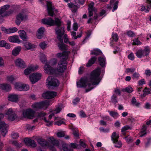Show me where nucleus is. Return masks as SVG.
Masks as SVG:
<instances>
[{
  "mask_svg": "<svg viewBox=\"0 0 151 151\" xmlns=\"http://www.w3.org/2000/svg\"><path fill=\"white\" fill-rule=\"evenodd\" d=\"M46 114L45 113L43 112H41L39 113L38 114V116L41 118L43 117V119L47 123L46 125L48 126H50L52 125V122H50L49 120H47L45 117L44 116Z\"/></svg>",
  "mask_w": 151,
  "mask_h": 151,
  "instance_id": "a878e982",
  "label": "nucleus"
},
{
  "mask_svg": "<svg viewBox=\"0 0 151 151\" xmlns=\"http://www.w3.org/2000/svg\"><path fill=\"white\" fill-rule=\"evenodd\" d=\"M42 22L50 26L56 25L59 27L61 24L60 20L57 18H55V20L52 19L50 18L43 19L42 20Z\"/></svg>",
  "mask_w": 151,
  "mask_h": 151,
  "instance_id": "423d86ee",
  "label": "nucleus"
},
{
  "mask_svg": "<svg viewBox=\"0 0 151 151\" xmlns=\"http://www.w3.org/2000/svg\"><path fill=\"white\" fill-rule=\"evenodd\" d=\"M35 111L31 109H28L23 110V115L26 118L32 119L35 116Z\"/></svg>",
  "mask_w": 151,
  "mask_h": 151,
  "instance_id": "9b49d317",
  "label": "nucleus"
},
{
  "mask_svg": "<svg viewBox=\"0 0 151 151\" xmlns=\"http://www.w3.org/2000/svg\"><path fill=\"white\" fill-rule=\"evenodd\" d=\"M147 128V127L146 125H144L143 126L142 131L139 133L140 137H142L146 134V131Z\"/></svg>",
  "mask_w": 151,
  "mask_h": 151,
  "instance_id": "e433bc0d",
  "label": "nucleus"
},
{
  "mask_svg": "<svg viewBox=\"0 0 151 151\" xmlns=\"http://www.w3.org/2000/svg\"><path fill=\"white\" fill-rule=\"evenodd\" d=\"M147 142L145 143V147H148L151 144V138L149 137L147 138Z\"/></svg>",
  "mask_w": 151,
  "mask_h": 151,
  "instance_id": "4d7b16f0",
  "label": "nucleus"
},
{
  "mask_svg": "<svg viewBox=\"0 0 151 151\" xmlns=\"http://www.w3.org/2000/svg\"><path fill=\"white\" fill-rule=\"evenodd\" d=\"M30 70L32 71L37 70L38 68V66L37 65H30L28 66Z\"/></svg>",
  "mask_w": 151,
  "mask_h": 151,
  "instance_id": "603ef678",
  "label": "nucleus"
},
{
  "mask_svg": "<svg viewBox=\"0 0 151 151\" xmlns=\"http://www.w3.org/2000/svg\"><path fill=\"white\" fill-rule=\"evenodd\" d=\"M102 53L101 51L99 49L94 50L91 51V54L96 55L100 54Z\"/></svg>",
  "mask_w": 151,
  "mask_h": 151,
  "instance_id": "49530a36",
  "label": "nucleus"
},
{
  "mask_svg": "<svg viewBox=\"0 0 151 151\" xmlns=\"http://www.w3.org/2000/svg\"><path fill=\"white\" fill-rule=\"evenodd\" d=\"M25 144L28 146H31L33 147H35L36 146V142L31 139L27 138L24 140Z\"/></svg>",
  "mask_w": 151,
  "mask_h": 151,
  "instance_id": "5701e85b",
  "label": "nucleus"
},
{
  "mask_svg": "<svg viewBox=\"0 0 151 151\" xmlns=\"http://www.w3.org/2000/svg\"><path fill=\"white\" fill-rule=\"evenodd\" d=\"M9 41L12 42L20 43L21 40L19 39V37L17 35H14L9 37H8Z\"/></svg>",
  "mask_w": 151,
  "mask_h": 151,
  "instance_id": "4be33fe9",
  "label": "nucleus"
},
{
  "mask_svg": "<svg viewBox=\"0 0 151 151\" xmlns=\"http://www.w3.org/2000/svg\"><path fill=\"white\" fill-rule=\"evenodd\" d=\"M64 28L62 27L60 28H58L55 29L56 33L57 35V38L60 42L58 44V46L60 49L62 50H67V47L63 43V40L62 38L63 35L64 33Z\"/></svg>",
  "mask_w": 151,
  "mask_h": 151,
  "instance_id": "20e7f679",
  "label": "nucleus"
},
{
  "mask_svg": "<svg viewBox=\"0 0 151 151\" xmlns=\"http://www.w3.org/2000/svg\"><path fill=\"white\" fill-rule=\"evenodd\" d=\"M22 49L20 46H17L14 48L12 51V54L14 56H16L18 55Z\"/></svg>",
  "mask_w": 151,
  "mask_h": 151,
  "instance_id": "7c9ffc66",
  "label": "nucleus"
},
{
  "mask_svg": "<svg viewBox=\"0 0 151 151\" xmlns=\"http://www.w3.org/2000/svg\"><path fill=\"white\" fill-rule=\"evenodd\" d=\"M23 44L24 48L26 50H32L37 47L36 45L27 41L24 42Z\"/></svg>",
  "mask_w": 151,
  "mask_h": 151,
  "instance_id": "aec40b11",
  "label": "nucleus"
},
{
  "mask_svg": "<svg viewBox=\"0 0 151 151\" xmlns=\"http://www.w3.org/2000/svg\"><path fill=\"white\" fill-rule=\"evenodd\" d=\"M12 143L17 147H21L22 145V143H18L17 141H13L12 142Z\"/></svg>",
  "mask_w": 151,
  "mask_h": 151,
  "instance_id": "e2e57ef3",
  "label": "nucleus"
},
{
  "mask_svg": "<svg viewBox=\"0 0 151 151\" xmlns=\"http://www.w3.org/2000/svg\"><path fill=\"white\" fill-rule=\"evenodd\" d=\"M99 61L100 65L102 67L104 66L106 63V60L104 56L99 57Z\"/></svg>",
  "mask_w": 151,
  "mask_h": 151,
  "instance_id": "72a5a7b5",
  "label": "nucleus"
},
{
  "mask_svg": "<svg viewBox=\"0 0 151 151\" xmlns=\"http://www.w3.org/2000/svg\"><path fill=\"white\" fill-rule=\"evenodd\" d=\"M119 137V136L118 133H117L115 132H114L111 135V139L112 141L117 140Z\"/></svg>",
  "mask_w": 151,
  "mask_h": 151,
  "instance_id": "ea45409f",
  "label": "nucleus"
},
{
  "mask_svg": "<svg viewBox=\"0 0 151 151\" xmlns=\"http://www.w3.org/2000/svg\"><path fill=\"white\" fill-rule=\"evenodd\" d=\"M45 29L43 27H41L38 29L37 33V37L39 39H41L43 37Z\"/></svg>",
  "mask_w": 151,
  "mask_h": 151,
  "instance_id": "393cba45",
  "label": "nucleus"
},
{
  "mask_svg": "<svg viewBox=\"0 0 151 151\" xmlns=\"http://www.w3.org/2000/svg\"><path fill=\"white\" fill-rule=\"evenodd\" d=\"M150 52V49L147 47H145L144 50H138L135 53L136 56L139 58H141L145 56H147Z\"/></svg>",
  "mask_w": 151,
  "mask_h": 151,
  "instance_id": "6e6552de",
  "label": "nucleus"
},
{
  "mask_svg": "<svg viewBox=\"0 0 151 151\" xmlns=\"http://www.w3.org/2000/svg\"><path fill=\"white\" fill-rule=\"evenodd\" d=\"M67 63L65 60H61L59 61L57 65V68L55 70H50L49 66L46 64L45 67L46 73L50 74H60L63 73L66 68Z\"/></svg>",
  "mask_w": 151,
  "mask_h": 151,
  "instance_id": "7ed1b4c3",
  "label": "nucleus"
},
{
  "mask_svg": "<svg viewBox=\"0 0 151 151\" xmlns=\"http://www.w3.org/2000/svg\"><path fill=\"white\" fill-rule=\"evenodd\" d=\"M142 43L138 39V38H135L133 40V42L132 43V45H139L141 44Z\"/></svg>",
  "mask_w": 151,
  "mask_h": 151,
  "instance_id": "de8ad7c7",
  "label": "nucleus"
},
{
  "mask_svg": "<svg viewBox=\"0 0 151 151\" xmlns=\"http://www.w3.org/2000/svg\"><path fill=\"white\" fill-rule=\"evenodd\" d=\"M111 102L114 104L117 103V97L114 94L111 97Z\"/></svg>",
  "mask_w": 151,
  "mask_h": 151,
  "instance_id": "3c124183",
  "label": "nucleus"
},
{
  "mask_svg": "<svg viewBox=\"0 0 151 151\" xmlns=\"http://www.w3.org/2000/svg\"><path fill=\"white\" fill-rule=\"evenodd\" d=\"M42 76L41 73H35L32 74L29 78L31 83L33 84L41 79Z\"/></svg>",
  "mask_w": 151,
  "mask_h": 151,
  "instance_id": "1a4fd4ad",
  "label": "nucleus"
},
{
  "mask_svg": "<svg viewBox=\"0 0 151 151\" xmlns=\"http://www.w3.org/2000/svg\"><path fill=\"white\" fill-rule=\"evenodd\" d=\"M122 91L123 92H125L129 93H130L133 92L134 90L130 86H129L123 89Z\"/></svg>",
  "mask_w": 151,
  "mask_h": 151,
  "instance_id": "4c0bfd02",
  "label": "nucleus"
},
{
  "mask_svg": "<svg viewBox=\"0 0 151 151\" xmlns=\"http://www.w3.org/2000/svg\"><path fill=\"white\" fill-rule=\"evenodd\" d=\"M97 59L96 57H92L88 61L86 65L87 67H90L93 64Z\"/></svg>",
  "mask_w": 151,
  "mask_h": 151,
  "instance_id": "c9c22d12",
  "label": "nucleus"
},
{
  "mask_svg": "<svg viewBox=\"0 0 151 151\" xmlns=\"http://www.w3.org/2000/svg\"><path fill=\"white\" fill-rule=\"evenodd\" d=\"M100 71V68H97L91 73L89 79L85 77L81 78L77 83V87L86 88V92L91 91L93 88V86L98 84L101 80Z\"/></svg>",
  "mask_w": 151,
  "mask_h": 151,
  "instance_id": "f257e3e1",
  "label": "nucleus"
},
{
  "mask_svg": "<svg viewBox=\"0 0 151 151\" xmlns=\"http://www.w3.org/2000/svg\"><path fill=\"white\" fill-rule=\"evenodd\" d=\"M131 103L133 106L138 108H140L141 106V103L137 101L134 97H133L131 99Z\"/></svg>",
  "mask_w": 151,
  "mask_h": 151,
  "instance_id": "c85d7f7f",
  "label": "nucleus"
},
{
  "mask_svg": "<svg viewBox=\"0 0 151 151\" xmlns=\"http://www.w3.org/2000/svg\"><path fill=\"white\" fill-rule=\"evenodd\" d=\"M68 7L70 9L73 13L76 12L78 8L77 4H74L72 3H68Z\"/></svg>",
  "mask_w": 151,
  "mask_h": 151,
  "instance_id": "cd10ccee",
  "label": "nucleus"
},
{
  "mask_svg": "<svg viewBox=\"0 0 151 151\" xmlns=\"http://www.w3.org/2000/svg\"><path fill=\"white\" fill-rule=\"evenodd\" d=\"M128 58L131 60H134V54L131 52L130 54H129L128 55Z\"/></svg>",
  "mask_w": 151,
  "mask_h": 151,
  "instance_id": "338daca9",
  "label": "nucleus"
},
{
  "mask_svg": "<svg viewBox=\"0 0 151 151\" xmlns=\"http://www.w3.org/2000/svg\"><path fill=\"white\" fill-rule=\"evenodd\" d=\"M113 142L114 144V146L116 147L120 148L122 146V144L121 142L120 141H118V140L113 141Z\"/></svg>",
  "mask_w": 151,
  "mask_h": 151,
  "instance_id": "a19ab883",
  "label": "nucleus"
},
{
  "mask_svg": "<svg viewBox=\"0 0 151 151\" xmlns=\"http://www.w3.org/2000/svg\"><path fill=\"white\" fill-rule=\"evenodd\" d=\"M8 119L10 121H14L16 118V116L12 108H9L5 114Z\"/></svg>",
  "mask_w": 151,
  "mask_h": 151,
  "instance_id": "ddd939ff",
  "label": "nucleus"
},
{
  "mask_svg": "<svg viewBox=\"0 0 151 151\" xmlns=\"http://www.w3.org/2000/svg\"><path fill=\"white\" fill-rule=\"evenodd\" d=\"M21 38L23 40L28 39L26 32L24 30H20L18 32Z\"/></svg>",
  "mask_w": 151,
  "mask_h": 151,
  "instance_id": "c756f323",
  "label": "nucleus"
},
{
  "mask_svg": "<svg viewBox=\"0 0 151 151\" xmlns=\"http://www.w3.org/2000/svg\"><path fill=\"white\" fill-rule=\"evenodd\" d=\"M135 69L134 68H129L127 69L126 71L127 73H132L135 71Z\"/></svg>",
  "mask_w": 151,
  "mask_h": 151,
  "instance_id": "69168bd1",
  "label": "nucleus"
},
{
  "mask_svg": "<svg viewBox=\"0 0 151 151\" xmlns=\"http://www.w3.org/2000/svg\"><path fill=\"white\" fill-rule=\"evenodd\" d=\"M1 28L2 31L7 34L14 33L18 31V29L16 27L10 28L8 29H6L4 27H1Z\"/></svg>",
  "mask_w": 151,
  "mask_h": 151,
  "instance_id": "412c9836",
  "label": "nucleus"
},
{
  "mask_svg": "<svg viewBox=\"0 0 151 151\" xmlns=\"http://www.w3.org/2000/svg\"><path fill=\"white\" fill-rule=\"evenodd\" d=\"M57 95V93L54 91H47L42 94V97L45 99H50L54 98Z\"/></svg>",
  "mask_w": 151,
  "mask_h": 151,
  "instance_id": "4468645a",
  "label": "nucleus"
},
{
  "mask_svg": "<svg viewBox=\"0 0 151 151\" xmlns=\"http://www.w3.org/2000/svg\"><path fill=\"white\" fill-rule=\"evenodd\" d=\"M109 112L110 114L115 118H116L119 116V114L117 112L111 111H109Z\"/></svg>",
  "mask_w": 151,
  "mask_h": 151,
  "instance_id": "864d4df0",
  "label": "nucleus"
},
{
  "mask_svg": "<svg viewBox=\"0 0 151 151\" xmlns=\"http://www.w3.org/2000/svg\"><path fill=\"white\" fill-rule=\"evenodd\" d=\"M27 16L24 13H19L17 16L16 23L19 25L22 21L27 20Z\"/></svg>",
  "mask_w": 151,
  "mask_h": 151,
  "instance_id": "f8f14e48",
  "label": "nucleus"
},
{
  "mask_svg": "<svg viewBox=\"0 0 151 151\" xmlns=\"http://www.w3.org/2000/svg\"><path fill=\"white\" fill-rule=\"evenodd\" d=\"M15 65L18 68H24L26 67V63L24 61L20 58H18L14 61Z\"/></svg>",
  "mask_w": 151,
  "mask_h": 151,
  "instance_id": "dca6fc26",
  "label": "nucleus"
},
{
  "mask_svg": "<svg viewBox=\"0 0 151 151\" xmlns=\"http://www.w3.org/2000/svg\"><path fill=\"white\" fill-rule=\"evenodd\" d=\"M0 47H4L6 49H9L11 48L9 44L6 43L5 41L3 40H0Z\"/></svg>",
  "mask_w": 151,
  "mask_h": 151,
  "instance_id": "2f4dec72",
  "label": "nucleus"
},
{
  "mask_svg": "<svg viewBox=\"0 0 151 151\" xmlns=\"http://www.w3.org/2000/svg\"><path fill=\"white\" fill-rule=\"evenodd\" d=\"M31 71L30 70V68L28 67L25 69L24 70V74L26 75V76L28 75L31 72Z\"/></svg>",
  "mask_w": 151,
  "mask_h": 151,
  "instance_id": "13d9d810",
  "label": "nucleus"
},
{
  "mask_svg": "<svg viewBox=\"0 0 151 151\" xmlns=\"http://www.w3.org/2000/svg\"><path fill=\"white\" fill-rule=\"evenodd\" d=\"M46 85L48 88L51 87H56L60 84L58 80L52 76H48L46 81Z\"/></svg>",
  "mask_w": 151,
  "mask_h": 151,
  "instance_id": "0eeeda50",
  "label": "nucleus"
},
{
  "mask_svg": "<svg viewBox=\"0 0 151 151\" xmlns=\"http://www.w3.org/2000/svg\"><path fill=\"white\" fill-rule=\"evenodd\" d=\"M50 101L45 100L39 102L34 103L32 105V107L35 110L42 109L45 110L50 105Z\"/></svg>",
  "mask_w": 151,
  "mask_h": 151,
  "instance_id": "39448f33",
  "label": "nucleus"
},
{
  "mask_svg": "<svg viewBox=\"0 0 151 151\" xmlns=\"http://www.w3.org/2000/svg\"><path fill=\"white\" fill-rule=\"evenodd\" d=\"M40 58L41 61L43 63H44L47 60L46 55L43 53H41L40 55Z\"/></svg>",
  "mask_w": 151,
  "mask_h": 151,
  "instance_id": "c03bdc74",
  "label": "nucleus"
},
{
  "mask_svg": "<svg viewBox=\"0 0 151 151\" xmlns=\"http://www.w3.org/2000/svg\"><path fill=\"white\" fill-rule=\"evenodd\" d=\"M73 134L75 137H78L79 134L78 130L77 129L73 130Z\"/></svg>",
  "mask_w": 151,
  "mask_h": 151,
  "instance_id": "774afa93",
  "label": "nucleus"
},
{
  "mask_svg": "<svg viewBox=\"0 0 151 151\" xmlns=\"http://www.w3.org/2000/svg\"><path fill=\"white\" fill-rule=\"evenodd\" d=\"M10 7L9 5H6L0 7V17H3L7 16L6 12Z\"/></svg>",
  "mask_w": 151,
  "mask_h": 151,
  "instance_id": "a211bd4d",
  "label": "nucleus"
},
{
  "mask_svg": "<svg viewBox=\"0 0 151 151\" xmlns=\"http://www.w3.org/2000/svg\"><path fill=\"white\" fill-rule=\"evenodd\" d=\"M16 77L12 75H8L6 78V81L10 83H12L13 81L16 80Z\"/></svg>",
  "mask_w": 151,
  "mask_h": 151,
  "instance_id": "473e14b6",
  "label": "nucleus"
},
{
  "mask_svg": "<svg viewBox=\"0 0 151 151\" xmlns=\"http://www.w3.org/2000/svg\"><path fill=\"white\" fill-rule=\"evenodd\" d=\"M47 43L45 42H43L40 43L39 46L41 49H45L47 46Z\"/></svg>",
  "mask_w": 151,
  "mask_h": 151,
  "instance_id": "09e8293b",
  "label": "nucleus"
},
{
  "mask_svg": "<svg viewBox=\"0 0 151 151\" xmlns=\"http://www.w3.org/2000/svg\"><path fill=\"white\" fill-rule=\"evenodd\" d=\"M62 109L61 106H58L56 107V109L53 111V113L54 114L58 113L61 111Z\"/></svg>",
  "mask_w": 151,
  "mask_h": 151,
  "instance_id": "6e6d98bb",
  "label": "nucleus"
},
{
  "mask_svg": "<svg viewBox=\"0 0 151 151\" xmlns=\"http://www.w3.org/2000/svg\"><path fill=\"white\" fill-rule=\"evenodd\" d=\"M20 98V95L15 94H10L8 96L9 100L14 102H17Z\"/></svg>",
  "mask_w": 151,
  "mask_h": 151,
  "instance_id": "6ab92c4d",
  "label": "nucleus"
},
{
  "mask_svg": "<svg viewBox=\"0 0 151 151\" xmlns=\"http://www.w3.org/2000/svg\"><path fill=\"white\" fill-rule=\"evenodd\" d=\"M94 3H91L89 5L88 10L89 16L90 17L94 15V19H96L97 18V14L96 13L97 10L94 7Z\"/></svg>",
  "mask_w": 151,
  "mask_h": 151,
  "instance_id": "9d476101",
  "label": "nucleus"
},
{
  "mask_svg": "<svg viewBox=\"0 0 151 151\" xmlns=\"http://www.w3.org/2000/svg\"><path fill=\"white\" fill-rule=\"evenodd\" d=\"M47 6L48 12L50 16H52L53 15L54 12H58V10L52 7L51 2H47Z\"/></svg>",
  "mask_w": 151,
  "mask_h": 151,
  "instance_id": "f3484780",
  "label": "nucleus"
},
{
  "mask_svg": "<svg viewBox=\"0 0 151 151\" xmlns=\"http://www.w3.org/2000/svg\"><path fill=\"white\" fill-rule=\"evenodd\" d=\"M112 37L113 40L116 42L117 41L119 38L118 35L116 33H113Z\"/></svg>",
  "mask_w": 151,
  "mask_h": 151,
  "instance_id": "5fc2aeb1",
  "label": "nucleus"
},
{
  "mask_svg": "<svg viewBox=\"0 0 151 151\" xmlns=\"http://www.w3.org/2000/svg\"><path fill=\"white\" fill-rule=\"evenodd\" d=\"M70 52L69 51H64L62 53H59L56 54V56L58 58H61L63 59V60H65L68 58L69 54Z\"/></svg>",
  "mask_w": 151,
  "mask_h": 151,
  "instance_id": "b1692460",
  "label": "nucleus"
},
{
  "mask_svg": "<svg viewBox=\"0 0 151 151\" xmlns=\"http://www.w3.org/2000/svg\"><path fill=\"white\" fill-rule=\"evenodd\" d=\"M55 124L58 126L61 125L64 123L63 121L60 120V118L58 117H55Z\"/></svg>",
  "mask_w": 151,
  "mask_h": 151,
  "instance_id": "58836bf2",
  "label": "nucleus"
},
{
  "mask_svg": "<svg viewBox=\"0 0 151 151\" xmlns=\"http://www.w3.org/2000/svg\"><path fill=\"white\" fill-rule=\"evenodd\" d=\"M57 62V59L54 58H53L50 59L49 61L47 62H46V63L45 64V66L44 67V70L45 71V72L46 73V70L45 69V65L46 64H47L49 66V68H50V70H55V69H53L52 66H53L56 65Z\"/></svg>",
  "mask_w": 151,
  "mask_h": 151,
  "instance_id": "2eb2a0df",
  "label": "nucleus"
},
{
  "mask_svg": "<svg viewBox=\"0 0 151 151\" xmlns=\"http://www.w3.org/2000/svg\"><path fill=\"white\" fill-rule=\"evenodd\" d=\"M57 135L58 137H63L64 136L65 133L63 132L60 131L57 133Z\"/></svg>",
  "mask_w": 151,
  "mask_h": 151,
  "instance_id": "0e129e2a",
  "label": "nucleus"
},
{
  "mask_svg": "<svg viewBox=\"0 0 151 151\" xmlns=\"http://www.w3.org/2000/svg\"><path fill=\"white\" fill-rule=\"evenodd\" d=\"M69 145L66 144H64L62 145V149L63 151H73L71 149L68 148Z\"/></svg>",
  "mask_w": 151,
  "mask_h": 151,
  "instance_id": "a18cd8bd",
  "label": "nucleus"
},
{
  "mask_svg": "<svg viewBox=\"0 0 151 151\" xmlns=\"http://www.w3.org/2000/svg\"><path fill=\"white\" fill-rule=\"evenodd\" d=\"M37 142L41 147L37 148V151H46L45 148L46 147H48L50 151H56L55 146L60 149L58 141L52 137H50L49 138L48 142L42 139H39Z\"/></svg>",
  "mask_w": 151,
  "mask_h": 151,
  "instance_id": "f03ea898",
  "label": "nucleus"
},
{
  "mask_svg": "<svg viewBox=\"0 0 151 151\" xmlns=\"http://www.w3.org/2000/svg\"><path fill=\"white\" fill-rule=\"evenodd\" d=\"M130 129V127L128 126H125L123 127L121 131L122 132V134H124V132L127 130Z\"/></svg>",
  "mask_w": 151,
  "mask_h": 151,
  "instance_id": "680f3d73",
  "label": "nucleus"
},
{
  "mask_svg": "<svg viewBox=\"0 0 151 151\" xmlns=\"http://www.w3.org/2000/svg\"><path fill=\"white\" fill-rule=\"evenodd\" d=\"M29 88V86L27 84H22L20 91H27Z\"/></svg>",
  "mask_w": 151,
  "mask_h": 151,
  "instance_id": "8fccbe9b",
  "label": "nucleus"
},
{
  "mask_svg": "<svg viewBox=\"0 0 151 151\" xmlns=\"http://www.w3.org/2000/svg\"><path fill=\"white\" fill-rule=\"evenodd\" d=\"M151 93V89L150 88H145L144 90L143 94H141L140 95V96L142 98H143L145 96L146 94Z\"/></svg>",
  "mask_w": 151,
  "mask_h": 151,
  "instance_id": "f704fd0d",
  "label": "nucleus"
},
{
  "mask_svg": "<svg viewBox=\"0 0 151 151\" xmlns=\"http://www.w3.org/2000/svg\"><path fill=\"white\" fill-rule=\"evenodd\" d=\"M22 84L20 82H17L14 83V85L16 89L20 91L21 90Z\"/></svg>",
  "mask_w": 151,
  "mask_h": 151,
  "instance_id": "79ce46f5",
  "label": "nucleus"
},
{
  "mask_svg": "<svg viewBox=\"0 0 151 151\" xmlns=\"http://www.w3.org/2000/svg\"><path fill=\"white\" fill-rule=\"evenodd\" d=\"M141 8L140 10L142 11H144L146 13L148 12L150 10V7L148 6V4L147 6L146 7L145 6L142 5L141 6Z\"/></svg>",
  "mask_w": 151,
  "mask_h": 151,
  "instance_id": "37998d69",
  "label": "nucleus"
},
{
  "mask_svg": "<svg viewBox=\"0 0 151 151\" xmlns=\"http://www.w3.org/2000/svg\"><path fill=\"white\" fill-rule=\"evenodd\" d=\"M139 76L140 75L138 73L136 72L132 74V77L133 79H136L138 80Z\"/></svg>",
  "mask_w": 151,
  "mask_h": 151,
  "instance_id": "bf43d9fd",
  "label": "nucleus"
},
{
  "mask_svg": "<svg viewBox=\"0 0 151 151\" xmlns=\"http://www.w3.org/2000/svg\"><path fill=\"white\" fill-rule=\"evenodd\" d=\"M11 136L13 139H16L19 137V135L17 133L12 132L11 134Z\"/></svg>",
  "mask_w": 151,
  "mask_h": 151,
  "instance_id": "052dcab7",
  "label": "nucleus"
},
{
  "mask_svg": "<svg viewBox=\"0 0 151 151\" xmlns=\"http://www.w3.org/2000/svg\"><path fill=\"white\" fill-rule=\"evenodd\" d=\"M0 88L2 90L6 91H10L11 87V86L7 83H2L0 84Z\"/></svg>",
  "mask_w": 151,
  "mask_h": 151,
  "instance_id": "bb28decb",
  "label": "nucleus"
}]
</instances>
